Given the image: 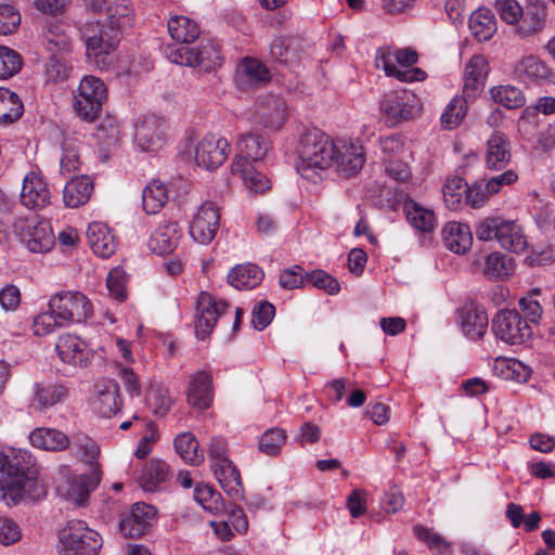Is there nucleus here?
<instances>
[{
    "mask_svg": "<svg viewBox=\"0 0 555 555\" xmlns=\"http://www.w3.org/2000/svg\"><path fill=\"white\" fill-rule=\"evenodd\" d=\"M100 30L99 24H88L81 29V38L86 43L87 56L94 59L100 68H106L114 62L112 52L117 44L108 46L107 35Z\"/></svg>",
    "mask_w": 555,
    "mask_h": 555,
    "instance_id": "12",
    "label": "nucleus"
},
{
    "mask_svg": "<svg viewBox=\"0 0 555 555\" xmlns=\"http://www.w3.org/2000/svg\"><path fill=\"white\" fill-rule=\"evenodd\" d=\"M94 137L102 151H111L118 146L120 140L119 125L115 117L105 116L98 125Z\"/></svg>",
    "mask_w": 555,
    "mask_h": 555,
    "instance_id": "38",
    "label": "nucleus"
},
{
    "mask_svg": "<svg viewBox=\"0 0 555 555\" xmlns=\"http://www.w3.org/2000/svg\"><path fill=\"white\" fill-rule=\"evenodd\" d=\"M50 192L47 183L35 172L25 176L21 192V202L29 209H41L49 204Z\"/></svg>",
    "mask_w": 555,
    "mask_h": 555,
    "instance_id": "23",
    "label": "nucleus"
},
{
    "mask_svg": "<svg viewBox=\"0 0 555 555\" xmlns=\"http://www.w3.org/2000/svg\"><path fill=\"white\" fill-rule=\"evenodd\" d=\"M241 73L254 85L268 82L270 80L269 69L256 59H244L241 65Z\"/></svg>",
    "mask_w": 555,
    "mask_h": 555,
    "instance_id": "54",
    "label": "nucleus"
},
{
    "mask_svg": "<svg viewBox=\"0 0 555 555\" xmlns=\"http://www.w3.org/2000/svg\"><path fill=\"white\" fill-rule=\"evenodd\" d=\"M421 109L416 95L405 90L386 94L380 103V111L391 126L414 119Z\"/></svg>",
    "mask_w": 555,
    "mask_h": 555,
    "instance_id": "7",
    "label": "nucleus"
},
{
    "mask_svg": "<svg viewBox=\"0 0 555 555\" xmlns=\"http://www.w3.org/2000/svg\"><path fill=\"white\" fill-rule=\"evenodd\" d=\"M180 236L178 222L166 220L159 223L151 234L147 246L157 255L170 254L176 248Z\"/></svg>",
    "mask_w": 555,
    "mask_h": 555,
    "instance_id": "26",
    "label": "nucleus"
},
{
    "mask_svg": "<svg viewBox=\"0 0 555 555\" xmlns=\"http://www.w3.org/2000/svg\"><path fill=\"white\" fill-rule=\"evenodd\" d=\"M38 476L36 460L28 451L0 452V499L17 504L25 496H38Z\"/></svg>",
    "mask_w": 555,
    "mask_h": 555,
    "instance_id": "1",
    "label": "nucleus"
},
{
    "mask_svg": "<svg viewBox=\"0 0 555 555\" xmlns=\"http://www.w3.org/2000/svg\"><path fill=\"white\" fill-rule=\"evenodd\" d=\"M461 326L466 336L472 339H479L488 327V315L486 311L474 304L465 305L459 310Z\"/></svg>",
    "mask_w": 555,
    "mask_h": 555,
    "instance_id": "28",
    "label": "nucleus"
},
{
    "mask_svg": "<svg viewBox=\"0 0 555 555\" xmlns=\"http://www.w3.org/2000/svg\"><path fill=\"white\" fill-rule=\"evenodd\" d=\"M547 7L542 3H531L522 10V16L518 21L516 33L521 38H527L542 33L546 25Z\"/></svg>",
    "mask_w": 555,
    "mask_h": 555,
    "instance_id": "27",
    "label": "nucleus"
},
{
    "mask_svg": "<svg viewBox=\"0 0 555 555\" xmlns=\"http://www.w3.org/2000/svg\"><path fill=\"white\" fill-rule=\"evenodd\" d=\"M490 92L492 100L506 108H518L525 104L522 92L514 86L493 87Z\"/></svg>",
    "mask_w": 555,
    "mask_h": 555,
    "instance_id": "48",
    "label": "nucleus"
},
{
    "mask_svg": "<svg viewBox=\"0 0 555 555\" xmlns=\"http://www.w3.org/2000/svg\"><path fill=\"white\" fill-rule=\"evenodd\" d=\"M68 53H51L47 64L46 75L49 81H65L68 77L66 56Z\"/></svg>",
    "mask_w": 555,
    "mask_h": 555,
    "instance_id": "58",
    "label": "nucleus"
},
{
    "mask_svg": "<svg viewBox=\"0 0 555 555\" xmlns=\"http://www.w3.org/2000/svg\"><path fill=\"white\" fill-rule=\"evenodd\" d=\"M67 395V388L64 386L52 385L43 387L36 386V400L40 409L54 405Z\"/></svg>",
    "mask_w": 555,
    "mask_h": 555,
    "instance_id": "56",
    "label": "nucleus"
},
{
    "mask_svg": "<svg viewBox=\"0 0 555 555\" xmlns=\"http://www.w3.org/2000/svg\"><path fill=\"white\" fill-rule=\"evenodd\" d=\"M476 236L480 241L496 240L504 249L512 253H520L527 246L522 228L516 221L500 216L480 221L476 228Z\"/></svg>",
    "mask_w": 555,
    "mask_h": 555,
    "instance_id": "4",
    "label": "nucleus"
},
{
    "mask_svg": "<svg viewBox=\"0 0 555 555\" xmlns=\"http://www.w3.org/2000/svg\"><path fill=\"white\" fill-rule=\"evenodd\" d=\"M511 144L502 132H494L487 141L486 164L494 170H501L511 162Z\"/></svg>",
    "mask_w": 555,
    "mask_h": 555,
    "instance_id": "29",
    "label": "nucleus"
},
{
    "mask_svg": "<svg viewBox=\"0 0 555 555\" xmlns=\"http://www.w3.org/2000/svg\"><path fill=\"white\" fill-rule=\"evenodd\" d=\"M169 466L160 460H151L141 476V486L146 491H154L156 486L168 478Z\"/></svg>",
    "mask_w": 555,
    "mask_h": 555,
    "instance_id": "46",
    "label": "nucleus"
},
{
    "mask_svg": "<svg viewBox=\"0 0 555 555\" xmlns=\"http://www.w3.org/2000/svg\"><path fill=\"white\" fill-rule=\"evenodd\" d=\"M92 314L90 300L81 293H72V321L82 322Z\"/></svg>",
    "mask_w": 555,
    "mask_h": 555,
    "instance_id": "64",
    "label": "nucleus"
},
{
    "mask_svg": "<svg viewBox=\"0 0 555 555\" xmlns=\"http://www.w3.org/2000/svg\"><path fill=\"white\" fill-rule=\"evenodd\" d=\"M106 88L99 78L85 77L79 85L78 95L75 101V111L85 121H93L106 100Z\"/></svg>",
    "mask_w": 555,
    "mask_h": 555,
    "instance_id": "6",
    "label": "nucleus"
},
{
    "mask_svg": "<svg viewBox=\"0 0 555 555\" xmlns=\"http://www.w3.org/2000/svg\"><path fill=\"white\" fill-rule=\"evenodd\" d=\"M404 211L408 221L422 232H431L435 228L436 218L431 210L420 206L414 201L404 204Z\"/></svg>",
    "mask_w": 555,
    "mask_h": 555,
    "instance_id": "41",
    "label": "nucleus"
},
{
    "mask_svg": "<svg viewBox=\"0 0 555 555\" xmlns=\"http://www.w3.org/2000/svg\"><path fill=\"white\" fill-rule=\"evenodd\" d=\"M336 154V144L320 129L306 130L299 141L297 171L312 180L320 170L330 167Z\"/></svg>",
    "mask_w": 555,
    "mask_h": 555,
    "instance_id": "3",
    "label": "nucleus"
},
{
    "mask_svg": "<svg viewBox=\"0 0 555 555\" xmlns=\"http://www.w3.org/2000/svg\"><path fill=\"white\" fill-rule=\"evenodd\" d=\"M298 42L294 38L279 37L275 38L270 47L272 59L282 64L294 63L298 59Z\"/></svg>",
    "mask_w": 555,
    "mask_h": 555,
    "instance_id": "44",
    "label": "nucleus"
},
{
    "mask_svg": "<svg viewBox=\"0 0 555 555\" xmlns=\"http://www.w3.org/2000/svg\"><path fill=\"white\" fill-rule=\"evenodd\" d=\"M24 113L20 96L9 89L0 88V124L10 125L18 120Z\"/></svg>",
    "mask_w": 555,
    "mask_h": 555,
    "instance_id": "37",
    "label": "nucleus"
},
{
    "mask_svg": "<svg viewBox=\"0 0 555 555\" xmlns=\"http://www.w3.org/2000/svg\"><path fill=\"white\" fill-rule=\"evenodd\" d=\"M107 25L101 27L100 31L107 35L108 46L117 44L120 40V34L124 28L131 25L133 9L131 5L122 0L112 2L107 8Z\"/></svg>",
    "mask_w": 555,
    "mask_h": 555,
    "instance_id": "15",
    "label": "nucleus"
},
{
    "mask_svg": "<svg viewBox=\"0 0 555 555\" xmlns=\"http://www.w3.org/2000/svg\"><path fill=\"white\" fill-rule=\"evenodd\" d=\"M413 530L415 535L426 543L430 550L439 553H446L449 550L450 543L447 542L439 533L433 532L430 529L421 525H416Z\"/></svg>",
    "mask_w": 555,
    "mask_h": 555,
    "instance_id": "61",
    "label": "nucleus"
},
{
    "mask_svg": "<svg viewBox=\"0 0 555 555\" xmlns=\"http://www.w3.org/2000/svg\"><path fill=\"white\" fill-rule=\"evenodd\" d=\"M29 439L34 447L47 451H62L69 444V439L64 433L44 427L33 430Z\"/></svg>",
    "mask_w": 555,
    "mask_h": 555,
    "instance_id": "34",
    "label": "nucleus"
},
{
    "mask_svg": "<svg viewBox=\"0 0 555 555\" xmlns=\"http://www.w3.org/2000/svg\"><path fill=\"white\" fill-rule=\"evenodd\" d=\"M512 271L511 259L500 253L490 254L485 262L483 273L489 278L502 279Z\"/></svg>",
    "mask_w": 555,
    "mask_h": 555,
    "instance_id": "52",
    "label": "nucleus"
},
{
    "mask_svg": "<svg viewBox=\"0 0 555 555\" xmlns=\"http://www.w3.org/2000/svg\"><path fill=\"white\" fill-rule=\"evenodd\" d=\"M515 73L520 78L531 80L545 79L550 75V68L535 55L522 57L515 66Z\"/></svg>",
    "mask_w": 555,
    "mask_h": 555,
    "instance_id": "43",
    "label": "nucleus"
},
{
    "mask_svg": "<svg viewBox=\"0 0 555 555\" xmlns=\"http://www.w3.org/2000/svg\"><path fill=\"white\" fill-rule=\"evenodd\" d=\"M334 162L341 176L352 177L361 170L365 162L363 147L354 144L336 146Z\"/></svg>",
    "mask_w": 555,
    "mask_h": 555,
    "instance_id": "30",
    "label": "nucleus"
},
{
    "mask_svg": "<svg viewBox=\"0 0 555 555\" xmlns=\"http://www.w3.org/2000/svg\"><path fill=\"white\" fill-rule=\"evenodd\" d=\"M68 25L59 20L52 22L48 28V50L50 53H68L69 36Z\"/></svg>",
    "mask_w": 555,
    "mask_h": 555,
    "instance_id": "45",
    "label": "nucleus"
},
{
    "mask_svg": "<svg viewBox=\"0 0 555 555\" xmlns=\"http://www.w3.org/2000/svg\"><path fill=\"white\" fill-rule=\"evenodd\" d=\"M212 378L206 372H196L191 376L186 392L188 403L198 410H206L212 403Z\"/></svg>",
    "mask_w": 555,
    "mask_h": 555,
    "instance_id": "24",
    "label": "nucleus"
},
{
    "mask_svg": "<svg viewBox=\"0 0 555 555\" xmlns=\"http://www.w3.org/2000/svg\"><path fill=\"white\" fill-rule=\"evenodd\" d=\"M106 285L116 300L121 302L127 298V274L121 268L116 267L109 271Z\"/></svg>",
    "mask_w": 555,
    "mask_h": 555,
    "instance_id": "57",
    "label": "nucleus"
},
{
    "mask_svg": "<svg viewBox=\"0 0 555 555\" xmlns=\"http://www.w3.org/2000/svg\"><path fill=\"white\" fill-rule=\"evenodd\" d=\"M306 281L314 287L325 291L330 295H336L340 289L339 282L323 270H313L306 275Z\"/></svg>",
    "mask_w": 555,
    "mask_h": 555,
    "instance_id": "59",
    "label": "nucleus"
},
{
    "mask_svg": "<svg viewBox=\"0 0 555 555\" xmlns=\"http://www.w3.org/2000/svg\"><path fill=\"white\" fill-rule=\"evenodd\" d=\"M199 443L191 433H183L175 439V448L180 457L192 465H199L204 461L203 453L198 452Z\"/></svg>",
    "mask_w": 555,
    "mask_h": 555,
    "instance_id": "42",
    "label": "nucleus"
},
{
    "mask_svg": "<svg viewBox=\"0 0 555 555\" xmlns=\"http://www.w3.org/2000/svg\"><path fill=\"white\" fill-rule=\"evenodd\" d=\"M102 546L100 534L78 520L72 525V555H96Z\"/></svg>",
    "mask_w": 555,
    "mask_h": 555,
    "instance_id": "25",
    "label": "nucleus"
},
{
    "mask_svg": "<svg viewBox=\"0 0 555 555\" xmlns=\"http://www.w3.org/2000/svg\"><path fill=\"white\" fill-rule=\"evenodd\" d=\"M166 56L176 64L184 66H201L205 70H210L215 66L221 65V54L219 47L210 40L201 41L199 46L192 48L190 46H167Z\"/></svg>",
    "mask_w": 555,
    "mask_h": 555,
    "instance_id": "5",
    "label": "nucleus"
},
{
    "mask_svg": "<svg viewBox=\"0 0 555 555\" xmlns=\"http://www.w3.org/2000/svg\"><path fill=\"white\" fill-rule=\"evenodd\" d=\"M154 506L145 503H135L131 512L119 524L120 532L126 538H140L150 528V521L155 517Z\"/></svg>",
    "mask_w": 555,
    "mask_h": 555,
    "instance_id": "16",
    "label": "nucleus"
},
{
    "mask_svg": "<svg viewBox=\"0 0 555 555\" xmlns=\"http://www.w3.org/2000/svg\"><path fill=\"white\" fill-rule=\"evenodd\" d=\"M469 29L478 41L489 40L496 31L494 15L488 9H478L469 17Z\"/></svg>",
    "mask_w": 555,
    "mask_h": 555,
    "instance_id": "36",
    "label": "nucleus"
},
{
    "mask_svg": "<svg viewBox=\"0 0 555 555\" xmlns=\"http://www.w3.org/2000/svg\"><path fill=\"white\" fill-rule=\"evenodd\" d=\"M21 24V14L12 4H0V35L15 33Z\"/></svg>",
    "mask_w": 555,
    "mask_h": 555,
    "instance_id": "60",
    "label": "nucleus"
},
{
    "mask_svg": "<svg viewBox=\"0 0 555 555\" xmlns=\"http://www.w3.org/2000/svg\"><path fill=\"white\" fill-rule=\"evenodd\" d=\"M495 10L502 21L515 25L522 16V8L516 0H496Z\"/></svg>",
    "mask_w": 555,
    "mask_h": 555,
    "instance_id": "62",
    "label": "nucleus"
},
{
    "mask_svg": "<svg viewBox=\"0 0 555 555\" xmlns=\"http://www.w3.org/2000/svg\"><path fill=\"white\" fill-rule=\"evenodd\" d=\"M167 189L164 183L153 180L143 191V208L147 214H156L167 202Z\"/></svg>",
    "mask_w": 555,
    "mask_h": 555,
    "instance_id": "47",
    "label": "nucleus"
},
{
    "mask_svg": "<svg viewBox=\"0 0 555 555\" xmlns=\"http://www.w3.org/2000/svg\"><path fill=\"white\" fill-rule=\"evenodd\" d=\"M234 175H240L247 189L254 193H262L270 188L269 179L254 169L251 164L246 159H234L231 165Z\"/></svg>",
    "mask_w": 555,
    "mask_h": 555,
    "instance_id": "33",
    "label": "nucleus"
},
{
    "mask_svg": "<svg viewBox=\"0 0 555 555\" xmlns=\"http://www.w3.org/2000/svg\"><path fill=\"white\" fill-rule=\"evenodd\" d=\"M467 183L460 177H452L446 181L443 186V198L446 205L453 210L460 208L462 197L466 193Z\"/></svg>",
    "mask_w": 555,
    "mask_h": 555,
    "instance_id": "51",
    "label": "nucleus"
},
{
    "mask_svg": "<svg viewBox=\"0 0 555 555\" xmlns=\"http://www.w3.org/2000/svg\"><path fill=\"white\" fill-rule=\"evenodd\" d=\"M286 441V434L280 428L268 429L259 440V450L267 455L274 456L281 452Z\"/></svg>",
    "mask_w": 555,
    "mask_h": 555,
    "instance_id": "53",
    "label": "nucleus"
},
{
    "mask_svg": "<svg viewBox=\"0 0 555 555\" xmlns=\"http://www.w3.org/2000/svg\"><path fill=\"white\" fill-rule=\"evenodd\" d=\"M214 474L228 493H237L242 486L241 475L232 461L222 460L212 464Z\"/></svg>",
    "mask_w": 555,
    "mask_h": 555,
    "instance_id": "40",
    "label": "nucleus"
},
{
    "mask_svg": "<svg viewBox=\"0 0 555 555\" xmlns=\"http://www.w3.org/2000/svg\"><path fill=\"white\" fill-rule=\"evenodd\" d=\"M75 468L83 469V472L103 474L99 462L100 447L94 439L82 433H78L75 436Z\"/></svg>",
    "mask_w": 555,
    "mask_h": 555,
    "instance_id": "18",
    "label": "nucleus"
},
{
    "mask_svg": "<svg viewBox=\"0 0 555 555\" xmlns=\"http://www.w3.org/2000/svg\"><path fill=\"white\" fill-rule=\"evenodd\" d=\"M194 499L208 511H219V503L221 495L215 491L210 486H196L194 491Z\"/></svg>",
    "mask_w": 555,
    "mask_h": 555,
    "instance_id": "63",
    "label": "nucleus"
},
{
    "mask_svg": "<svg viewBox=\"0 0 555 555\" xmlns=\"http://www.w3.org/2000/svg\"><path fill=\"white\" fill-rule=\"evenodd\" d=\"M442 236L446 247L455 254L466 253L473 243L469 227L461 222H448L442 230Z\"/></svg>",
    "mask_w": 555,
    "mask_h": 555,
    "instance_id": "31",
    "label": "nucleus"
},
{
    "mask_svg": "<svg viewBox=\"0 0 555 555\" xmlns=\"http://www.w3.org/2000/svg\"><path fill=\"white\" fill-rule=\"evenodd\" d=\"M72 208L85 205L91 197L93 192V180L86 175L72 178Z\"/></svg>",
    "mask_w": 555,
    "mask_h": 555,
    "instance_id": "55",
    "label": "nucleus"
},
{
    "mask_svg": "<svg viewBox=\"0 0 555 555\" xmlns=\"http://www.w3.org/2000/svg\"><path fill=\"white\" fill-rule=\"evenodd\" d=\"M238 147L241 155L234 159H246L250 163L264 157L268 152V142L259 134L246 133L242 135Z\"/></svg>",
    "mask_w": 555,
    "mask_h": 555,
    "instance_id": "39",
    "label": "nucleus"
},
{
    "mask_svg": "<svg viewBox=\"0 0 555 555\" xmlns=\"http://www.w3.org/2000/svg\"><path fill=\"white\" fill-rule=\"evenodd\" d=\"M16 229L34 253L48 251L54 245L55 237L50 223L37 215L20 219Z\"/></svg>",
    "mask_w": 555,
    "mask_h": 555,
    "instance_id": "9",
    "label": "nucleus"
},
{
    "mask_svg": "<svg viewBox=\"0 0 555 555\" xmlns=\"http://www.w3.org/2000/svg\"><path fill=\"white\" fill-rule=\"evenodd\" d=\"M230 152L225 139L216 134L205 135L195 147V162L209 171L217 169L228 158Z\"/></svg>",
    "mask_w": 555,
    "mask_h": 555,
    "instance_id": "11",
    "label": "nucleus"
},
{
    "mask_svg": "<svg viewBox=\"0 0 555 555\" xmlns=\"http://www.w3.org/2000/svg\"><path fill=\"white\" fill-rule=\"evenodd\" d=\"M220 214L218 207L206 202L202 204L193 217L190 225V234L201 244H208L214 240L219 229Z\"/></svg>",
    "mask_w": 555,
    "mask_h": 555,
    "instance_id": "13",
    "label": "nucleus"
},
{
    "mask_svg": "<svg viewBox=\"0 0 555 555\" xmlns=\"http://www.w3.org/2000/svg\"><path fill=\"white\" fill-rule=\"evenodd\" d=\"M418 60L417 52L412 48H404L398 50H390L389 48H382L377 51L376 66L383 67L386 75L389 77L399 76L402 70L396 67V63L403 67L414 65Z\"/></svg>",
    "mask_w": 555,
    "mask_h": 555,
    "instance_id": "21",
    "label": "nucleus"
},
{
    "mask_svg": "<svg viewBox=\"0 0 555 555\" xmlns=\"http://www.w3.org/2000/svg\"><path fill=\"white\" fill-rule=\"evenodd\" d=\"M102 473L83 472L75 468L72 477V504L78 508L87 507L91 493L99 487Z\"/></svg>",
    "mask_w": 555,
    "mask_h": 555,
    "instance_id": "20",
    "label": "nucleus"
},
{
    "mask_svg": "<svg viewBox=\"0 0 555 555\" xmlns=\"http://www.w3.org/2000/svg\"><path fill=\"white\" fill-rule=\"evenodd\" d=\"M91 405L93 411L103 417L115 415L121 406L119 385L117 382L111 378L98 380L94 385Z\"/></svg>",
    "mask_w": 555,
    "mask_h": 555,
    "instance_id": "14",
    "label": "nucleus"
},
{
    "mask_svg": "<svg viewBox=\"0 0 555 555\" xmlns=\"http://www.w3.org/2000/svg\"><path fill=\"white\" fill-rule=\"evenodd\" d=\"M69 296L68 292H60L49 301V311L37 315L34 320L36 336L51 335L54 350L63 363L69 357Z\"/></svg>",
    "mask_w": 555,
    "mask_h": 555,
    "instance_id": "2",
    "label": "nucleus"
},
{
    "mask_svg": "<svg viewBox=\"0 0 555 555\" xmlns=\"http://www.w3.org/2000/svg\"><path fill=\"white\" fill-rule=\"evenodd\" d=\"M87 238L92 251L101 258H109L117 250L118 241L115 233L102 222L89 224Z\"/></svg>",
    "mask_w": 555,
    "mask_h": 555,
    "instance_id": "17",
    "label": "nucleus"
},
{
    "mask_svg": "<svg viewBox=\"0 0 555 555\" xmlns=\"http://www.w3.org/2000/svg\"><path fill=\"white\" fill-rule=\"evenodd\" d=\"M23 66L22 55L5 46H0V79L15 76Z\"/></svg>",
    "mask_w": 555,
    "mask_h": 555,
    "instance_id": "49",
    "label": "nucleus"
},
{
    "mask_svg": "<svg viewBox=\"0 0 555 555\" xmlns=\"http://www.w3.org/2000/svg\"><path fill=\"white\" fill-rule=\"evenodd\" d=\"M229 311L230 305L225 300H217L211 294L202 292L196 304V336L201 339L206 338L218 319L224 318Z\"/></svg>",
    "mask_w": 555,
    "mask_h": 555,
    "instance_id": "8",
    "label": "nucleus"
},
{
    "mask_svg": "<svg viewBox=\"0 0 555 555\" xmlns=\"http://www.w3.org/2000/svg\"><path fill=\"white\" fill-rule=\"evenodd\" d=\"M167 27L170 37L177 42L176 47L190 46L201 34L197 23L186 16L169 18Z\"/></svg>",
    "mask_w": 555,
    "mask_h": 555,
    "instance_id": "32",
    "label": "nucleus"
},
{
    "mask_svg": "<svg viewBox=\"0 0 555 555\" xmlns=\"http://www.w3.org/2000/svg\"><path fill=\"white\" fill-rule=\"evenodd\" d=\"M134 140L142 151L162 149L165 142L164 122L154 117L144 118L135 128Z\"/></svg>",
    "mask_w": 555,
    "mask_h": 555,
    "instance_id": "22",
    "label": "nucleus"
},
{
    "mask_svg": "<svg viewBox=\"0 0 555 555\" xmlns=\"http://www.w3.org/2000/svg\"><path fill=\"white\" fill-rule=\"evenodd\" d=\"M259 122L271 130H280L287 118V104L283 98L267 95L258 104Z\"/></svg>",
    "mask_w": 555,
    "mask_h": 555,
    "instance_id": "19",
    "label": "nucleus"
},
{
    "mask_svg": "<svg viewBox=\"0 0 555 555\" xmlns=\"http://www.w3.org/2000/svg\"><path fill=\"white\" fill-rule=\"evenodd\" d=\"M263 273L256 264H238L228 274V282L237 289H251L262 280Z\"/></svg>",
    "mask_w": 555,
    "mask_h": 555,
    "instance_id": "35",
    "label": "nucleus"
},
{
    "mask_svg": "<svg viewBox=\"0 0 555 555\" xmlns=\"http://www.w3.org/2000/svg\"><path fill=\"white\" fill-rule=\"evenodd\" d=\"M495 336L511 344H522L531 336V328L527 321L516 310H501L492 321Z\"/></svg>",
    "mask_w": 555,
    "mask_h": 555,
    "instance_id": "10",
    "label": "nucleus"
},
{
    "mask_svg": "<svg viewBox=\"0 0 555 555\" xmlns=\"http://www.w3.org/2000/svg\"><path fill=\"white\" fill-rule=\"evenodd\" d=\"M466 115V101L463 98L455 96L448 104L441 115V125L444 129L456 128Z\"/></svg>",
    "mask_w": 555,
    "mask_h": 555,
    "instance_id": "50",
    "label": "nucleus"
}]
</instances>
